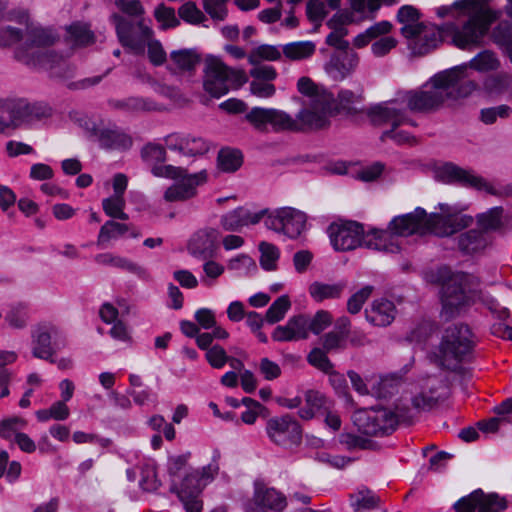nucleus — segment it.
<instances>
[{
	"label": "nucleus",
	"instance_id": "ea45409f",
	"mask_svg": "<svg viewBox=\"0 0 512 512\" xmlns=\"http://www.w3.org/2000/svg\"><path fill=\"white\" fill-rule=\"evenodd\" d=\"M281 58V52L279 49L274 45H268V44H262L255 48L249 55H248V62L256 66V64H260L262 60L267 61H276Z\"/></svg>",
	"mask_w": 512,
	"mask_h": 512
},
{
	"label": "nucleus",
	"instance_id": "680f3d73",
	"mask_svg": "<svg viewBox=\"0 0 512 512\" xmlns=\"http://www.w3.org/2000/svg\"><path fill=\"white\" fill-rule=\"evenodd\" d=\"M179 17L191 24H198L205 19V15L197 8L194 2H186L178 9Z\"/></svg>",
	"mask_w": 512,
	"mask_h": 512
},
{
	"label": "nucleus",
	"instance_id": "052dcab7",
	"mask_svg": "<svg viewBox=\"0 0 512 512\" xmlns=\"http://www.w3.org/2000/svg\"><path fill=\"white\" fill-rule=\"evenodd\" d=\"M118 9L132 19L141 18L144 14V7L139 0H115Z\"/></svg>",
	"mask_w": 512,
	"mask_h": 512
},
{
	"label": "nucleus",
	"instance_id": "09e8293b",
	"mask_svg": "<svg viewBox=\"0 0 512 512\" xmlns=\"http://www.w3.org/2000/svg\"><path fill=\"white\" fill-rule=\"evenodd\" d=\"M209 143L202 137L186 135L183 147V155L199 156L209 151Z\"/></svg>",
	"mask_w": 512,
	"mask_h": 512
},
{
	"label": "nucleus",
	"instance_id": "f257e3e1",
	"mask_svg": "<svg viewBox=\"0 0 512 512\" xmlns=\"http://www.w3.org/2000/svg\"><path fill=\"white\" fill-rule=\"evenodd\" d=\"M466 66L455 67L434 75L421 89L399 92L397 106L405 103L412 112L429 113L440 109L447 100L469 96L476 84L465 78Z\"/></svg>",
	"mask_w": 512,
	"mask_h": 512
},
{
	"label": "nucleus",
	"instance_id": "c03bdc74",
	"mask_svg": "<svg viewBox=\"0 0 512 512\" xmlns=\"http://www.w3.org/2000/svg\"><path fill=\"white\" fill-rule=\"evenodd\" d=\"M327 354L323 348L315 347L309 352L307 362L324 373L332 374L334 365Z\"/></svg>",
	"mask_w": 512,
	"mask_h": 512
},
{
	"label": "nucleus",
	"instance_id": "9b49d317",
	"mask_svg": "<svg viewBox=\"0 0 512 512\" xmlns=\"http://www.w3.org/2000/svg\"><path fill=\"white\" fill-rule=\"evenodd\" d=\"M110 20L115 25L121 45L135 54H143L145 41L153 36V30L142 19H132L118 13H113Z\"/></svg>",
	"mask_w": 512,
	"mask_h": 512
},
{
	"label": "nucleus",
	"instance_id": "e433bc0d",
	"mask_svg": "<svg viewBox=\"0 0 512 512\" xmlns=\"http://www.w3.org/2000/svg\"><path fill=\"white\" fill-rule=\"evenodd\" d=\"M351 506L356 511L371 510L378 506L380 497L373 493L371 490H360L356 494L350 496Z\"/></svg>",
	"mask_w": 512,
	"mask_h": 512
},
{
	"label": "nucleus",
	"instance_id": "dca6fc26",
	"mask_svg": "<svg viewBox=\"0 0 512 512\" xmlns=\"http://www.w3.org/2000/svg\"><path fill=\"white\" fill-rule=\"evenodd\" d=\"M441 26L423 23L416 28L412 37H406L408 49L413 55L423 56L437 48L445 36H451L454 41V34Z\"/></svg>",
	"mask_w": 512,
	"mask_h": 512
},
{
	"label": "nucleus",
	"instance_id": "4d7b16f0",
	"mask_svg": "<svg viewBox=\"0 0 512 512\" xmlns=\"http://www.w3.org/2000/svg\"><path fill=\"white\" fill-rule=\"evenodd\" d=\"M469 65L471 68L477 71H489L497 68L498 61L493 53L484 51L471 59Z\"/></svg>",
	"mask_w": 512,
	"mask_h": 512
},
{
	"label": "nucleus",
	"instance_id": "b1692460",
	"mask_svg": "<svg viewBox=\"0 0 512 512\" xmlns=\"http://www.w3.org/2000/svg\"><path fill=\"white\" fill-rule=\"evenodd\" d=\"M308 315L299 314L288 319L285 325L277 326L272 339L277 342H291L309 337Z\"/></svg>",
	"mask_w": 512,
	"mask_h": 512
},
{
	"label": "nucleus",
	"instance_id": "412c9836",
	"mask_svg": "<svg viewBox=\"0 0 512 512\" xmlns=\"http://www.w3.org/2000/svg\"><path fill=\"white\" fill-rule=\"evenodd\" d=\"M220 232L212 227L196 231L188 241L187 250L191 256L200 260L214 257Z\"/></svg>",
	"mask_w": 512,
	"mask_h": 512
},
{
	"label": "nucleus",
	"instance_id": "c85d7f7f",
	"mask_svg": "<svg viewBox=\"0 0 512 512\" xmlns=\"http://www.w3.org/2000/svg\"><path fill=\"white\" fill-rule=\"evenodd\" d=\"M109 106L125 112H147L156 110V104L144 97L131 96L124 99H111Z\"/></svg>",
	"mask_w": 512,
	"mask_h": 512
},
{
	"label": "nucleus",
	"instance_id": "a19ab883",
	"mask_svg": "<svg viewBox=\"0 0 512 512\" xmlns=\"http://www.w3.org/2000/svg\"><path fill=\"white\" fill-rule=\"evenodd\" d=\"M502 207H493L485 213L477 215V223L484 231L497 230L502 226Z\"/></svg>",
	"mask_w": 512,
	"mask_h": 512
},
{
	"label": "nucleus",
	"instance_id": "aec40b11",
	"mask_svg": "<svg viewBox=\"0 0 512 512\" xmlns=\"http://www.w3.org/2000/svg\"><path fill=\"white\" fill-rule=\"evenodd\" d=\"M23 97H0V134L8 129L28 127Z\"/></svg>",
	"mask_w": 512,
	"mask_h": 512
},
{
	"label": "nucleus",
	"instance_id": "774afa93",
	"mask_svg": "<svg viewBox=\"0 0 512 512\" xmlns=\"http://www.w3.org/2000/svg\"><path fill=\"white\" fill-rule=\"evenodd\" d=\"M5 319L12 328H24L26 325L25 306L21 303L12 306Z\"/></svg>",
	"mask_w": 512,
	"mask_h": 512
},
{
	"label": "nucleus",
	"instance_id": "c756f323",
	"mask_svg": "<svg viewBox=\"0 0 512 512\" xmlns=\"http://www.w3.org/2000/svg\"><path fill=\"white\" fill-rule=\"evenodd\" d=\"M254 502L258 507L282 511L287 506L286 497L274 488L257 489Z\"/></svg>",
	"mask_w": 512,
	"mask_h": 512
},
{
	"label": "nucleus",
	"instance_id": "37998d69",
	"mask_svg": "<svg viewBox=\"0 0 512 512\" xmlns=\"http://www.w3.org/2000/svg\"><path fill=\"white\" fill-rule=\"evenodd\" d=\"M259 251L261 252V267L266 271L275 270L276 262L280 256L279 249L275 245L263 241L259 244Z\"/></svg>",
	"mask_w": 512,
	"mask_h": 512
},
{
	"label": "nucleus",
	"instance_id": "f03ea898",
	"mask_svg": "<svg viewBox=\"0 0 512 512\" xmlns=\"http://www.w3.org/2000/svg\"><path fill=\"white\" fill-rule=\"evenodd\" d=\"M23 23L24 41L14 51L15 59L32 68L52 71L56 77L69 78L74 74V67L51 47L59 40V35L52 28Z\"/></svg>",
	"mask_w": 512,
	"mask_h": 512
},
{
	"label": "nucleus",
	"instance_id": "864d4df0",
	"mask_svg": "<svg viewBox=\"0 0 512 512\" xmlns=\"http://www.w3.org/2000/svg\"><path fill=\"white\" fill-rule=\"evenodd\" d=\"M146 46L148 58L154 66H161L166 62L167 54L159 40L152 39V37L146 39Z\"/></svg>",
	"mask_w": 512,
	"mask_h": 512
},
{
	"label": "nucleus",
	"instance_id": "3c124183",
	"mask_svg": "<svg viewBox=\"0 0 512 512\" xmlns=\"http://www.w3.org/2000/svg\"><path fill=\"white\" fill-rule=\"evenodd\" d=\"M272 108H252L245 116L246 120L251 123L256 129L263 131L266 124H270Z\"/></svg>",
	"mask_w": 512,
	"mask_h": 512
},
{
	"label": "nucleus",
	"instance_id": "4c0bfd02",
	"mask_svg": "<svg viewBox=\"0 0 512 512\" xmlns=\"http://www.w3.org/2000/svg\"><path fill=\"white\" fill-rule=\"evenodd\" d=\"M291 307V302L288 295H282L278 297L267 309L265 314V320L269 324H275L281 321L287 311Z\"/></svg>",
	"mask_w": 512,
	"mask_h": 512
},
{
	"label": "nucleus",
	"instance_id": "393cba45",
	"mask_svg": "<svg viewBox=\"0 0 512 512\" xmlns=\"http://www.w3.org/2000/svg\"><path fill=\"white\" fill-rule=\"evenodd\" d=\"M359 60V55L350 49L333 53L325 64V71L334 80H343L357 68Z\"/></svg>",
	"mask_w": 512,
	"mask_h": 512
},
{
	"label": "nucleus",
	"instance_id": "2eb2a0df",
	"mask_svg": "<svg viewBox=\"0 0 512 512\" xmlns=\"http://www.w3.org/2000/svg\"><path fill=\"white\" fill-rule=\"evenodd\" d=\"M265 226L277 233H283L295 239L304 231L307 216L304 212L292 207H282L266 215Z\"/></svg>",
	"mask_w": 512,
	"mask_h": 512
},
{
	"label": "nucleus",
	"instance_id": "4468645a",
	"mask_svg": "<svg viewBox=\"0 0 512 512\" xmlns=\"http://www.w3.org/2000/svg\"><path fill=\"white\" fill-rule=\"evenodd\" d=\"M88 137L99 147L108 151H126L133 145L132 137L116 125L104 126L93 121L85 122Z\"/></svg>",
	"mask_w": 512,
	"mask_h": 512
},
{
	"label": "nucleus",
	"instance_id": "20e7f679",
	"mask_svg": "<svg viewBox=\"0 0 512 512\" xmlns=\"http://www.w3.org/2000/svg\"><path fill=\"white\" fill-rule=\"evenodd\" d=\"M472 222L473 218L468 215L427 214L423 208L417 207L413 212L395 216L385 231L389 235L388 239L398 244L396 236L406 237L427 232L448 236L470 226Z\"/></svg>",
	"mask_w": 512,
	"mask_h": 512
},
{
	"label": "nucleus",
	"instance_id": "6ab92c4d",
	"mask_svg": "<svg viewBox=\"0 0 512 512\" xmlns=\"http://www.w3.org/2000/svg\"><path fill=\"white\" fill-rule=\"evenodd\" d=\"M448 395V386L444 380L436 376L425 379L419 394L412 398L414 409L419 412L430 411Z\"/></svg>",
	"mask_w": 512,
	"mask_h": 512
},
{
	"label": "nucleus",
	"instance_id": "7c9ffc66",
	"mask_svg": "<svg viewBox=\"0 0 512 512\" xmlns=\"http://www.w3.org/2000/svg\"><path fill=\"white\" fill-rule=\"evenodd\" d=\"M345 288V281H340L333 284L315 281L309 285L308 290L310 296L316 302H322L326 299L340 298Z\"/></svg>",
	"mask_w": 512,
	"mask_h": 512
},
{
	"label": "nucleus",
	"instance_id": "a878e982",
	"mask_svg": "<svg viewBox=\"0 0 512 512\" xmlns=\"http://www.w3.org/2000/svg\"><path fill=\"white\" fill-rule=\"evenodd\" d=\"M396 307L388 299L381 298L373 301L371 309L365 310V317L368 322L375 326L386 327L395 319Z\"/></svg>",
	"mask_w": 512,
	"mask_h": 512
},
{
	"label": "nucleus",
	"instance_id": "e2e57ef3",
	"mask_svg": "<svg viewBox=\"0 0 512 512\" xmlns=\"http://www.w3.org/2000/svg\"><path fill=\"white\" fill-rule=\"evenodd\" d=\"M181 494V502L183 503L186 512H201L203 503L199 499V488H195L193 492H189L186 488L183 489Z\"/></svg>",
	"mask_w": 512,
	"mask_h": 512
},
{
	"label": "nucleus",
	"instance_id": "39448f33",
	"mask_svg": "<svg viewBox=\"0 0 512 512\" xmlns=\"http://www.w3.org/2000/svg\"><path fill=\"white\" fill-rule=\"evenodd\" d=\"M330 243L335 251L346 252L363 246L383 253H399V244L389 240L386 231L373 229L364 233L363 226L355 221L333 222L327 228Z\"/></svg>",
	"mask_w": 512,
	"mask_h": 512
},
{
	"label": "nucleus",
	"instance_id": "423d86ee",
	"mask_svg": "<svg viewBox=\"0 0 512 512\" xmlns=\"http://www.w3.org/2000/svg\"><path fill=\"white\" fill-rule=\"evenodd\" d=\"M462 14L468 20L460 28L454 22H447L443 27L454 34V44L460 48L479 43L489 26L498 18V13L488 7L490 0H460Z\"/></svg>",
	"mask_w": 512,
	"mask_h": 512
},
{
	"label": "nucleus",
	"instance_id": "6e6d98bb",
	"mask_svg": "<svg viewBox=\"0 0 512 512\" xmlns=\"http://www.w3.org/2000/svg\"><path fill=\"white\" fill-rule=\"evenodd\" d=\"M374 287L371 285H366L356 293H354L347 302V310L351 314H357L362 309L363 304L366 300L371 296Z\"/></svg>",
	"mask_w": 512,
	"mask_h": 512
},
{
	"label": "nucleus",
	"instance_id": "9d476101",
	"mask_svg": "<svg viewBox=\"0 0 512 512\" xmlns=\"http://www.w3.org/2000/svg\"><path fill=\"white\" fill-rule=\"evenodd\" d=\"M368 117L372 124L377 126L391 124V129L382 133V139L390 138L399 145L416 142L415 137L408 132L396 130L404 124L417 126V123L408 116L406 108L397 106V100L385 101L371 107L368 111Z\"/></svg>",
	"mask_w": 512,
	"mask_h": 512
},
{
	"label": "nucleus",
	"instance_id": "5701e85b",
	"mask_svg": "<svg viewBox=\"0 0 512 512\" xmlns=\"http://www.w3.org/2000/svg\"><path fill=\"white\" fill-rule=\"evenodd\" d=\"M207 179L206 170L198 173L188 174L181 178V182L171 185L164 192V199L167 202L186 201L197 194V186Z\"/></svg>",
	"mask_w": 512,
	"mask_h": 512
},
{
	"label": "nucleus",
	"instance_id": "69168bd1",
	"mask_svg": "<svg viewBox=\"0 0 512 512\" xmlns=\"http://www.w3.org/2000/svg\"><path fill=\"white\" fill-rule=\"evenodd\" d=\"M141 475L139 484L146 492H154L162 485L161 481L157 477L156 470L153 467L144 468Z\"/></svg>",
	"mask_w": 512,
	"mask_h": 512
},
{
	"label": "nucleus",
	"instance_id": "58836bf2",
	"mask_svg": "<svg viewBox=\"0 0 512 512\" xmlns=\"http://www.w3.org/2000/svg\"><path fill=\"white\" fill-rule=\"evenodd\" d=\"M128 231L129 226L127 224L119 223L114 220H108L100 228L97 243L98 245L104 244L111 239L124 235Z\"/></svg>",
	"mask_w": 512,
	"mask_h": 512
},
{
	"label": "nucleus",
	"instance_id": "ddd939ff",
	"mask_svg": "<svg viewBox=\"0 0 512 512\" xmlns=\"http://www.w3.org/2000/svg\"><path fill=\"white\" fill-rule=\"evenodd\" d=\"M265 430L271 442L285 449L297 447L302 443V428L290 414L270 418Z\"/></svg>",
	"mask_w": 512,
	"mask_h": 512
},
{
	"label": "nucleus",
	"instance_id": "f704fd0d",
	"mask_svg": "<svg viewBox=\"0 0 512 512\" xmlns=\"http://www.w3.org/2000/svg\"><path fill=\"white\" fill-rule=\"evenodd\" d=\"M243 164V154L234 148H222L218 152L217 166L226 173L236 172Z\"/></svg>",
	"mask_w": 512,
	"mask_h": 512
},
{
	"label": "nucleus",
	"instance_id": "79ce46f5",
	"mask_svg": "<svg viewBox=\"0 0 512 512\" xmlns=\"http://www.w3.org/2000/svg\"><path fill=\"white\" fill-rule=\"evenodd\" d=\"M270 124L273 126L275 131H299L301 130V125L293 119L289 114L284 111L273 109L271 113V121Z\"/></svg>",
	"mask_w": 512,
	"mask_h": 512
},
{
	"label": "nucleus",
	"instance_id": "8fccbe9b",
	"mask_svg": "<svg viewBox=\"0 0 512 512\" xmlns=\"http://www.w3.org/2000/svg\"><path fill=\"white\" fill-rule=\"evenodd\" d=\"M155 19L161 23L163 30L177 27L180 24V20L176 17L175 10L171 7H167L164 4H160L154 11Z\"/></svg>",
	"mask_w": 512,
	"mask_h": 512
},
{
	"label": "nucleus",
	"instance_id": "0eeeda50",
	"mask_svg": "<svg viewBox=\"0 0 512 512\" xmlns=\"http://www.w3.org/2000/svg\"><path fill=\"white\" fill-rule=\"evenodd\" d=\"M474 345L469 326L463 323L453 324L445 329L438 353L434 354V362L443 369L463 373L461 362L471 354Z\"/></svg>",
	"mask_w": 512,
	"mask_h": 512
},
{
	"label": "nucleus",
	"instance_id": "de8ad7c7",
	"mask_svg": "<svg viewBox=\"0 0 512 512\" xmlns=\"http://www.w3.org/2000/svg\"><path fill=\"white\" fill-rule=\"evenodd\" d=\"M166 150L162 145L147 143L141 149V158L148 164L158 165L166 161Z\"/></svg>",
	"mask_w": 512,
	"mask_h": 512
},
{
	"label": "nucleus",
	"instance_id": "603ef678",
	"mask_svg": "<svg viewBox=\"0 0 512 512\" xmlns=\"http://www.w3.org/2000/svg\"><path fill=\"white\" fill-rule=\"evenodd\" d=\"M511 112V107L505 104L495 107L483 108L480 111V119L483 123L490 125L495 123L498 118H508Z\"/></svg>",
	"mask_w": 512,
	"mask_h": 512
},
{
	"label": "nucleus",
	"instance_id": "bf43d9fd",
	"mask_svg": "<svg viewBox=\"0 0 512 512\" xmlns=\"http://www.w3.org/2000/svg\"><path fill=\"white\" fill-rule=\"evenodd\" d=\"M24 33L21 28L11 25L0 27V46L9 47L21 40H24Z\"/></svg>",
	"mask_w": 512,
	"mask_h": 512
},
{
	"label": "nucleus",
	"instance_id": "c9c22d12",
	"mask_svg": "<svg viewBox=\"0 0 512 512\" xmlns=\"http://www.w3.org/2000/svg\"><path fill=\"white\" fill-rule=\"evenodd\" d=\"M282 48L286 58L297 61L309 58L315 52L316 46L312 41H296L287 43Z\"/></svg>",
	"mask_w": 512,
	"mask_h": 512
},
{
	"label": "nucleus",
	"instance_id": "bb28decb",
	"mask_svg": "<svg viewBox=\"0 0 512 512\" xmlns=\"http://www.w3.org/2000/svg\"><path fill=\"white\" fill-rule=\"evenodd\" d=\"M32 342V354L35 358L55 362L52 355L60 347L57 342L52 343V335L46 327H39L33 332Z\"/></svg>",
	"mask_w": 512,
	"mask_h": 512
},
{
	"label": "nucleus",
	"instance_id": "473e14b6",
	"mask_svg": "<svg viewBox=\"0 0 512 512\" xmlns=\"http://www.w3.org/2000/svg\"><path fill=\"white\" fill-rule=\"evenodd\" d=\"M487 245L486 238L483 231L478 229L468 230L458 237V248L465 254H473L482 249Z\"/></svg>",
	"mask_w": 512,
	"mask_h": 512
},
{
	"label": "nucleus",
	"instance_id": "0e129e2a",
	"mask_svg": "<svg viewBox=\"0 0 512 512\" xmlns=\"http://www.w3.org/2000/svg\"><path fill=\"white\" fill-rule=\"evenodd\" d=\"M322 348L328 353L346 348V338L336 331H330L321 337Z\"/></svg>",
	"mask_w": 512,
	"mask_h": 512
},
{
	"label": "nucleus",
	"instance_id": "a211bd4d",
	"mask_svg": "<svg viewBox=\"0 0 512 512\" xmlns=\"http://www.w3.org/2000/svg\"><path fill=\"white\" fill-rule=\"evenodd\" d=\"M508 507L505 497L497 493H484L481 489L460 498L453 504L455 512H502Z\"/></svg>",
	"mask_w": 512,
	"mask_h": 512
},
{
	"label": "nucleus",
	"instance_id": "49530a36",
	"mask_svg": "<svg viewBox=\"0 0 512 512\" xmlns=\"http://www.w3.org/2000/svg\"><path fill=\"white\" fill-rule=\"evenodd\" d=\"M229 270L237 271L240 275H251L256 273V262L247 254H240L229 260Z\"/></svg>",
	"mask_w": 512,
	"mask_h": 512
},
{
	"label": "nucleus",
	"instance_id": "72a5a7b5",
	"mask_svg": "<svg viewBox=\"0 0 512 512\" xmlns=\"http://www.w3.org/2000/svg\"><path fill=\"white\" fill-rule=\"evenodd\" d=\"M28 127L52 117L54 109L45 101H29L24 98Z\"/></svg>",
	"mask_w": 512,
	"mask_h": 512
},
{
	"label": "nucleus",
	"instance_id": "5fc2aeb1",
	"mask_svg": "<svg viewBox=\"0 0 512 512\" xmlns=\"http://www.w3.org/2000/svg\"><path fill=\"white\" fill-rule=\"evenodd\" d=\"M333 318L330 312L318 310L313 317L308 316L310 332L319 335L332 324Z\"/></svg>",
	"mask_w": 512,
	"mask_h": 512
},
{
	"label": "nucleus",
	"instance_id": "13d9d810",
	"mask_svg": "<svg viewBox=\"0 0 512 512\" xmlns=\"http://www.w3.org/2000/svg\"><path fill=\"white\" fill-rule=\"evenodd\" d=\"M306 14L308 19L315 23V28L317 29L321 25L323 19L327 16L328 11L323 1L309 0L306 4Z\"/></svg>",
	"mask_w": 512,
	"mask_h": 512
},
{
	"label": "nucleus",
	"instance_id": "f3484780",
	"mask_svg": "<svg viewBox=\"0 0 512 512\" xmlns=\"http://www.w3.org/2000/svg\"><path fill=\"white\" fill-rule=\"evenodd\" d=\"M436 175L442 182L447 184H457L466 188L485 190L490 194H495L493 187L483 177L475 174L473 170L464 169L452 162H447L439 167Z\"/></svg>",
	"mask_w": 512,
	"mask_h": 512
},
{
	"label": "nucleus",
	"instance_id": "338daca9",
	"mask_svg": "<svg viewBox=\"0 0 512 512\" xmlns=\"http://www.w3.org/2000/svg\"><path fill=\"white\" fill-rule=\"evenodd\" d=\"M156 177L181 179L188 175L187 170L173 165H154L151 170Z\"/></svg>",
	"mask_w": 512,
	"mask_h": 512
},
{
	"label": "nucleus",
	"instance_id": "7ed1b4c3",
	"mask_svg": "<svg viewBox=\"0 0 512 512\" xmlns=\"http://www.w3.org/2000/svg\"><path fill=\"white\" fill-rule=\"evenodd\" d=\"M438 279L441 280V317L445 321L456 318L460 313L470 307L475 301L481 302L497 317L505 320L509 317L507 308H499L498 301L489 293L479 290L473 295L466 293L464 283L466 274L462 272L452 273L447 267L438 270Z\"/></svg>",
	"mask_w": 512,
	"mask_h": 512
},
{
	"label": "nucleus",
	"instance_id": "cd10ccee",
	"mask_svg": "<svg viewBox=\"0 0 512 512\" xmlns=\"http://www.w3.org/2000/svg\"><path fill=\"white\" fill-rule=\"evenodd\" d=\"M420 17L419 10L412 5H403L399 8L396 20L402 24L400 34L404 38L412 37L415 34L416 28L424 23L419 21Z\"/></svg>",
	"mask_w": 512,
	"mask_h": 512
},
{
	"label": "nucleus",
	"instance_id": "2f4dec72",
	"mask_svg": "<svg viewBox=\"0 0 512 512\" xmlns=\"http://www.w3.org/2000/svg\"><path fill=\"white\" fill-rule=\"evenodd\" d=\"M170 59L180 71L194 72L201 62V55L196 49H179L170 53Z\"/></svg>",
	"mask_w": 512,
	"mask_h": 512
},
{
	"label": "nucleus",
	"instance_id": "1a4fd4ad",
	"mask_svg": "<svg viewBox=\"0 0 512 512\" xmlns=\"http://www.w3.org/2000/svg\"><path fill=\"white\" fill-rule=\"evenodd\" d=\"M248 78L243 70L226 65L219 57L208 55L204 61L202 85L211 97L219 99L242 87Z\"/></svg>",
	"mask_w": 512,
	"mask_h": 512
},
{
	"label": "nucleus",
	"instance_id": "4be33fe9",
	"mask_svg": "<svg viewBox=\"0 0 512 512\" xmlns=\"http://www.w3.org/2000/svg\"><path fill=\"white\" fill-rule=\"evenodd\" d=\"M267 214V208L253 212L240 206L222 215L220 223L225 231L240 232L245 226L258 224Z\"/></svg>",
	"mask_w": 512,
	"mask_h": 512
},
{
	"label": "nucleus",
	"instance_id": "6e6552de",
	"mask_svg": "<svg viewBox=\"0 0 512 512\" xmlns=\"http://www.w3.org/2000/svg\"><path fill=\"white\" fill-rule=\"evenodd\" d=\"M298 91L309 96L307 107L303 108L297 114V119L301 125L311 129H322L329 124L328 117L336 109L333 94L322 91L319 92L316 85L308 77H301L297 82Z\"/></svg>",
	"mask_w": 512,
	"mask_h": 512
},
{
	"label": "nucleus",
	"instance_id": "f8f14e48",
	"mask_svg": "<svg viewBox=\"0 0 512 512\" xmlns=\"http://www.w3.org/2000/svg\"><path fill=\"white\" fill-rule=\"evenodd\" d=\"M352 419L358 431L368 436H387L396 429V419L386 408L359 409Z\"/></svg>",
	"mask_w": 512,
	"mask_h": 512
},
{
	"label": "nucleus",
	"instance_id": "a18cd8bd",
	"mask_svg": "<svg viewBox=\"0 0 512 512\" xmlns=\"http://www.w3.org/2000/svg\"><path fill=\"white\" fill-rule=\"evenodd\" d=\"M68 34L73 44L79 47L90 45L95 40L93 32L86 25L79 23L72 24L68 28Z\"/></svg>",
	"mask_w": 512,
	"mask_h": 512
}]
</instances>
